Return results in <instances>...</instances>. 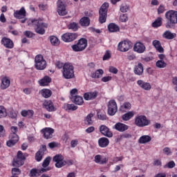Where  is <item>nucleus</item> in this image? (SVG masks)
Segmentation results:
<instances>
[{
    "label": "nucleus",
    "instance_id": "f257e3e1",
    "mask_svg": "<svg viewBox=\"0 0 177 177\" xmlns=\"http://www.w3.org/2000/svg\"><path fill=\"white\" fill-rule=\"evenodd\" d=\"M31 24L35 27V32L39 34L40 35H44V34H45V28L48 27V24L44 23L42 20L31 19L28 21V26H31Z\"/></svg>",
    "mask_w": 177,
    "mask_h": 177
},
{
    "label": "nucleus",
    "instance_id": "f03ea898",
    "mask_svg": "<svg viewBox=\"0 0 177 177\" xmlns=\"http://www.w3.org/2000/svg\"><path fill=\"white\" fill-rule=\"evenodd\" d=\"M165 18L167 23L166 24L167 28H171L177 24V11L169 10L165 13Z\"/></svg>",
    "mask_w": 177,
    "mask_h": 177
},
{
    "label": "nucleus",
    "instance_id": "7ed1b4c3",
    "mask_svg": "<svg viewBox=\"0 0 177 177\" xmlns=\"http://www.w3.org/2000/svg\"><path fill=\"white\" fill-rule=\"evenodd\" d=\"M62 77L65 80H71L74 78V66L71 63H65L62 70Z\"/></svg>",
    "mask_w": 177,
    "mask_h": 177
},
{
    "label": "nucleus",
    "instance_id": "20e7f679",
    "mask_svg": "<svg viewBox=\"0 0 177 177\" xmlns=\"http://www.w3.org/2000/svg\"><path fill=\"white\" fill-rule=\"evenodd\" d=\"M11 133L10 135V140L7 141L6 145L8 147H12L16 145L17 142H19V136H17V127H11Z\"/></svg>",
    "mask_w": 177,
    "mask_h": 177
},
{
    "label": "nucleus",
    "instance_id": "39448f33",
    "mask_svg": "<svg viewBox=\"0 0 177 177\" xmlns=\"http://www.w3.org/2000/svg\"><path fill=\"white\" fill-rule=\"evenodd\" d=\"M86 46H88V40L85 38H82L79 39L76 44L73 45L71 48L74 52H82V50L86 49Z\"/></svg>",
    "mask_w": 177,
    "mask_h": 177
},
{
    "label": "nucleus",
    "instance_id": "423d86ee",
    "mask_svg": "<svg viewBox=\"0 0 177 177\" xmlns=\"http://www.w3.org/2000/svg\"><path fill=\"white\" fill-rule=\"evenodd\" d=\"M35 67L36 70H45L46 68V61L42 55H37L35 57Z\"/></svg>",
    "mask_w": 177,
    "mask_h": 177
},
{
    "label": "nucleus",
    "instance_id": "0eeeda50",
    "mask_svg": "<svg viewBox=\"0 0 177 177\" xmlns=\"http://www.w3.org/2000/svg\"><path fill=\"white\" fill-rule=\"evenodd\" d=\"M109 9V3H104L99 10V21L102 24L103 23H106V20L107 19V10Z\"/></svg>",
    "mask_w": 177,
    "mask_h": 177
},
{
    "label": "nucleus",
    "instance_id": "6e6552de",
    "mask_svg": "<svg viewBox=\"0 0 177 177\" xmlns=\"http://www.w3.org/2000/svg\"><path fill=\"white\" fill-rule=\"evenodd\" d=\"M135 125L139 127L140 128H143V127H147L150 125V120L145 115H138L135 118Z\"/></svg>",
    "mask_w": 177,
    "mask_h": 177
},
{
    "label": "nucleus",
    "instance_id": "1a4fd4ad",
    "mask_svg": "<svg viewBox=\"0 0 177 177\" xmlns=\"http://www.w3.org/2000/svg\"><path fill=\"white\" fill-rule=\"evenodd\" d=\"M133 46L132 41L131 40H123L120 41L118 45V50L119 52H128Z\"/></svg>",
    "mask_w": 177,
    "mask_h": 177
},
{
    "label": "nucleus",
    "instance_id": "9d476101",
    "mask_svg": "<svg viewBox=\"0 0 177 177\" xmlns=\"http://www.w3.org/2000/svg\"><path fill=\"white\" fill-rule=\"evenodd\" d=\"M26 160V156L21 151H19L17 154V157L12 162L13 167H21L24 165V160Z\"/></svg>",
    "mask_w": 177,
    "mask_h": 177
},
{
    "label": "nucleus",
    "instance_id": "9b49d317",
    "mask_svg": "<svg viewBox=\"0 0 177 177\" xmlns=\"http://www.w3.org/2000/svg\"><path fill=\"white\" fill-rule=\"evenodd\" d=\"M57 12L59 16H66L68 11L66 8V1L64 0H58L57 2Z\"/></svg>",
    "mask_w": 177,
    "mask_h": 177
},
{
    "label": "nucleus",
    "instance_id": "f8f14e48",
    "mask_svg": "<svg viewBox=\"0 0 177 177\" xmlns=\"http://www.w3.org/2000/svg\"><path fill=\"white\" fill-rule=\"evenodd\" d=\"M117 110H118L117 102L114 100H111L108 103V114L109 115H115Z\"/></svg>",
    "mask_w": 177,
    "mask_h": 177
},
{
    "label": "nucleus",
    "instance_id": "ddd939ff",
    "mask_svg": "<svg viewBox=\"0 0 177 177\" xmlns=\"http://www.w3.org/2000/svg\"><path fill=\"white\" fill-rule=\"evenodd\" d=\"M78 35L76 33H65L62 35V39L64 42H73V41L77 39Z\"/></svg>",
    "mask_w": 177,
    "mask_h": 177
},
{
    "label": "nucleus",
    "instance_id": "4468645a",
    "mask_svg": "<svg viewBox=\"0 0 177 177\" xmlns=\"http://www.w3.org/2000/svg\"><path fill=\"white\" fill-rule=\"evenodd\" d=\"M53 161L55 163V167L57 168H62V167H64L66 162L63 160V156L62 155H56L53 158Z\"/></svg>",
    "mask_w": 177,
    "mask_h": 177
},
{
    "label": "nucleus",
    "instance_id": "2eb2a0df",
    "mask_svg": "<svg viewBox=\"0 0 177 177\" xmlns=\"http://www.w3.org/2000/svg\"><path fill=\"white\" fill-rule=\"evenodd\" d=\"M41 133H43L45 139H51L53 137V133L55 132V129L50 127H46L41 131Z\"/></svg>",
    "mask_w": 177,
    "mask_h": 177
},
{
    "label": "nucleus",
    "instance_id": "dca6fc26",
    "mask_svg": "<svg viewBox=\"0 0 177 177\" xmlns=\"http://www.w3.org/2000/svg\"><path fill=\"white\" fill-rule=\"evenodd\" d=\"M100 132L104 136H106V138H113V133L106 125H101L100 127Z\"/></svg>",
    "mask_w": 177,
    "mask_h": 177
},
{
    "label": "nucleus",
    "instance_id": "f3484780",
    "mask_svg": "<svg viewBox=\"0 0 177 177\" xmlns=\"http://www.w3.org/2000/svg\"><path fill=\"white\" fill-rule=\"evenodd\" d=\"M1 83L0 85L1 89L4 91L5 89H8L10 86V78L7 76H4L1 80Z\"/></svg>",
    "mask_w": 177,
    "mask_h": 177
},
{
    "label": "nucleus",
    "instance_id": "a211bd4d",
    "mask_svg": "<svg viewBox=\"0 0 177 177\" xmlns=\"http://www.w3.org/2000/svg\"><path fill=\"white\" fill-rule=\"evenodd\" d=\"M1 44L3 45V46H5V48H7V49H13V48L15 47L13 41L7 37L2 38Z\"/></svg>",
    "mask_w": 177,
    "mask_h": 177
},
{
    "label": "nucleus",
    "instance_id": "6ab92c4d",
    "mask_svg": "<svg viewBox=\"0 0 177 177\" xmlns=\"http://www.w3.org/2000/svg\"><path fill=\"white\" fill-rule=\"evenodd\" d=\"M47 171H49V169H45V168H41L39 169H32L30 170L29 176L30 177L39 176L41 174H44V172H46Z\"/></svg>",
    "mask_w": 177,
    "mask_h": 177
},
{
    "label": "nucleus",
    "instance_id": "aec40b11",
    "mask_svg": "<svg viewBox=\"0 0 177 177\" xmlns=\"http://www.w3.org/2000/svg\"><path fill=\"white\" fill-rule=\"evenodd\" d=\"M133 50L137 53H144L145 50H146V46L143 43L139 41L135 44Z\"/></svg>",
    "mask_w": 177,
    "mask_h": 177
},
{
    "label": "nucleus",
    "instance_id": "412c9836",
    "mask_svg": "<svg viewBox=\"0 0 177 177\" xmlns=\"http://www.w3.org/2000/svg\"><path fill=\"white\" fill-rule=\"evenodd\" d=\"M46 151V145H41V147L39 149V151L36 153L35 155V160L38 162L42 160V157H44V154H45V152Z\"/></svg>",
    "mask_w": 177,
    "mask_h": 177
},
{
    "label": "nucleus",
    "instance_id": "4be33fe9",
    "mask_svg": "<svg viewBox=\"0 0 177 177\" xmlns=\"http://www.w3.org/2000/svg\"><path fill=\"white\" fill-rule=\"evenodd\" d=\"M26 8L24 7H22L19 10H16L14 13V17H16V19H24L26 16Z\"/></svg>",
    "mask_w": 177,
    "mask_h": 177
},
{
    "label": "nucleus",
    "instance_id": "5701e85b",
    "mask_svg": "<svg viewBox=\"0 0 177 177\" xmlns=\"http://www.w3.org/2000/svg\"><path fill=\"white\" fill-rule=\"evenodd\" d=\"M137 84L141 89H144V91H150V89H151V84L149 82H145L142 80H138Z\"/></svg>",
    "mask_w": 177,
    "mask_h": 177
},
{
    "label": "nucleus",
    "instance_id": "b1692460",
    "mask_svg": "<svg viewBox=\"0 0 177 177\" xmlns=\"http://www.w3.org/2000/svg\"><path fill=\"white\" fill-rule=\"evenodd\" d=\"M114 128L116 131H118V132H125V131L129 129V126L124 123L118 122L115 124Z\"/></svg>",
    "mask_w": 177,
    "mask_h": 177
},
{
    "label": "nucleus",
    "instance_id": "393cba45",
    "mask_svg": "<svg viewBox=\"0 0 177 177\" xmlns=\"http://www.w3.org/2000/svg\"><path fill=\"white\" fill-rule=\"evenodd\" d=\"M152 45L159 53H164V48L161 46V41L158 40H153Z\"/></svg>",
    "mask_w": 177,
    "mask_h": 177
},
{
    "label": "nucleus",
    "instance_id": "a878e982",
    "mask_svg": "<svg viewBox=\"0 0 177 177\" xmlns=\"http://www.w3.org/2000/svg\"><path fill=\"white\" fill-rule=\"evenodd\" d=\"M97 97V91L85 93L84 95V98L85 100H93Z\"/></svg>",
    "mask_w": 177,
    "mask_h": 177
},
{
    "label": "nucleus",
    "instance_id": "bb28decb",
    "mask_svg": "<svg viewBox=\"0 0 177 177\" xmlns=\"http://www.w3.org/2000/svg\"><path fill=\"white\" fill-rule=\"evenodd\" d=\"M52 79L49 76H44V78L39 80L41 86H48L50 84Z\"/></svg>",
    "mask_w": 177,
    "mask_h": 177
},
{
    "label": "nucleus",
    "instance_id": "cd10ccee",
    "mask_svg": "<svg viewBox=\"0 0 177 177\" xmlns=\"http://www.w3.org/2000/svg\"><path fill=\"white\" fill-rule=\"evenodd\" d=\"M44 106L48 111H55L56 110L53 105V102L50 100H46L44 103Z\"/></svg>",
    "mask_w": 177,
    "mask_h": 177
},
{
    "label": "nucleus",
    "instance_id": "c85d7f7f",
    "mask_svg": "<svg viewBox=\"0 0 177 177\" xmlns=\"http://www.w3.org/2000/svg\"><path fill=\"white\" fill-rule=\"evenodd\" d=\"M110 143L109 138L106 137H102L98 140V145L100 147H107L108 145Z\"/></svg>",
    "mask_w": 177,
    "mask_h": 177
},
{
    "label": "nucleus",
    "instance_id": "c756f323",
    "mask_svg": "<svg viewBox=\"0 0 177 177\" xmlns=\"http://www.w3.org/2000/svg\"><path fill=\"white\" fill-rule=\"evenodd\" d=\"M94 161L96 162V164H106L107 162V158L105 157H102L100 155H97L94 158Z\"/></svg>",
    "mask_w": 177,
    "mask_h": 177
},
{
    "label": "nucleus",
    "instance_id": "7c9ffc66",
    "mask_svg": "<svg viewBox=\"0 0 177 177\" xmlns=\"http://www.w3.org/2000/svg\"><path fill=\"white\" fill-rule=\"evenodd\" d=\"M73 103L75 104H77L78 106H81L84 104V98L82 97L77 95L76 97H71Z\"/></svg>",
    "mask_w": 177,
    "mask_h": 177
},
{
    "label": "nucleus",
    "instance_id": "2f4dec72",
    "mask_svg": "<svg viewBox=\"0 0 177 177\" xmlns=\"http://www.w3.org/2000/svg\"><path fill=\"white\" fill-rule=\"evenodd\" d=\"M134 73L136 75H142L143 74V65L142 63H138L134 68Z\"/></svg>",
    "mask_w": 177,
    "mask_h": 177
},
{
    "label": "nucleus",
    "instance_id": "473e14b6",
    "mask_svg": "<svg viewBox=\"0 0 177 177\" xmlns=\"http://www.w3.org/2000/svg\"><path fill=\"white\" fill-rule=\"evenodd\" d=\"M64 109L66 111H75L78 109V106L74 104H64Z\"/></svg>",
    "mask_w": 177,
    "mask_h": 177
},
{
    "label": "nucleus",
    "instance_id": "72a5a7b5",
    "mask_svg": "<svg viewBox=\"0 0 177 177\" xmlns=\"http://www.w3.org/2000/svg\"><path fill=\"white\" fill-rule=\"evenodd\" d=\"M149 142H151V137L150 136H142L138 140V142L141 145L149 143Z\"/></svg>",
    "mask_w": 177,
    "mask_h": 177
},
{
    "label": "nucleus",
    "instance_id": "f704fd0d",
    "mask_svg": "<svg viewBox=\"0 0 177 177\" xmlns=\"http://www.w3.org/2000/svg\"><path fill=\"white\" fill-rule=\"evenodd\" d=\"M80 23L82 27H88L91 24V19L88 17H84L80 19Z\"/></svg>",
    "mask_w": 177,
    "mask_h": 177
},
{
    "label": "nucleus",
    "instance_id": "c9c22d12",
    "mask_svg": "<svg viewBox=\"0 0 177 177\" xmlns=\"http://www.w3.org/2000/svg\"><path fill=\"white\" fill-rule=\"evenodd\" d=\"M176 37V33H172L169 30H167L163 33V37L166 39H174Z\"/></svg>",
    "mask_w": 177,
    "mask_h": 177
},
{
    "label": "nucleus",
    "instance_id": "e433bc0d",
    "mask_svg": "<svg viewBox=\"0 0 177 177\" xmlns=\"http://www.w3.org/2000/svg\"><path fill=\"white\" fill-rule=\"evenodd\" d=\"M133 115H135V113H133V111H129L122 115V119L123 121H129Z\"/></svg>",
    "mask_w": 177,
    "mask_h": 177
},
{
    "label": "nucleus",
    "instance_id": "4c0bfd02",
    "mask_svg": "<svg viewBox=\"0 0 177 177\" xmlns=\"http://www.w3.org/2000/svg\"><path fill=\"white\" fill-rule=\"evenodd\" d=\"M50 42L53 46H58L60 45V40L56 36H50L49 37Z\"/></svg>",
    "mask_w": 177,
    "mask_h": 177
},
{
    "label": "nucleus",
    "instance_id": "58836bf2",
    "mask_svg": "<svg viewBox=\"0 0 177 177\" xmlns=\"http://www.w3.org/2000/svg\"><path fill=\"white\" fill-rule=\"evenodd\" d=\"M103 69H98L95 72L91 73V78H100L104 74Z\"/></svg>",
    "mask_w": 177,
    "mask_h": 177
},
{
    "label": "nucleus",
    "instance_id": "ea45409f",
    "mask_svg": "<svg viewBox=\"0 0 177 177\" xmlns=\"http://www.w3.org/2000/svg\"><path fill=\"white\" fill-rule=\"evenodd\" d=\"M22 117H28V118H31L32 115H34V111L32 110H23L21 112Z\"/></svg>",
    "mask_w": 177,
    "mask_h": 177
},
{
    "label": "nucleus",
    "instance_id": "a19ab883",
    "mask_svg": "<svg viewBox=\"0 0 177 177\" xmlns=\"http://www.w3.org/2000/svg\"><path fill=\"white\" fill-rule=\"evenodd\" d=\"M40 93L43 97L48 99V97H50L52 96V91L49 89H42L40 91Z\"/></svg>",
    "mask_w": 177,
    "mask_h": 177
},
{
    "label": "nucleus",
    "instance_id": "79ce46f5",
    "mask_svg": "<svg viewBox=\"0 0 177 177\" xmlns=\"http://www.w3.org/2000/svg\"><path fill=\"white\" fill-rule=\"evenodd\" d=\"M108 30L110 32H117V31H120V28L115 24H110L108 26Z\"/></svg>",
    "mask_w": 177,
    "mask_h": 177
},
{
    "label": "nucleus",
    "instance_id": "37998d69",
    "mask_svg": "<svg viewBox=\"0 0 177 177\" xmlns=\"http://www.w3.org/2000/svg\"><path fill=\"white\" fill-rule=\"evenodd\" d=\"M131 105L129 102H124L120 107V111L122 113H125L127 110H131Z\"/></svg>",
    "mask_w": 177,
    "mask_h": 177
},
{
    "label": "nucleus",
    "instance_id": "c03bdc74",
    "mask_svg": "<svg viewBox=\"0 0 177 177\" xmlns=\"http://www.w3.org/2000/svg\"><path fill=\"white\" fill-rule=\"evenodd\" d=\"M8 116V112L5 106L0 105V118H5Z\"/></svg>",
    "mask_w": 177,
    "mask_h": 177
},
{
    "label": "nucleus",
    "instance_id": "a18cd8bd",
    "mask_svg": "<svg viewBox=\"0 0 177 177\" xmlns=\"http://www.w3.org/2000/svg\"><path fill=\"white\" fill-rule=\"evenodd\" d=\"M162 24V18L158 17L157 19L155 20L153 23H152V26L155 28H157V27H161V25Z\"/></svg>",
    "mask_w": 177,
    "mask_h": 177
},
{
    "label": "nucleus",
    "instance_id": "49530a36",
    "mask_svg": "<svg viewBox=\"0 0 177 177\" xmlns=\"http://www.w3.org/2000/svg\"><path fill=\"white\" fill-rule=\"evenodd\" d=\"M93 117V113H89L88 115H87L85 119V124L86 125H92V124H93V121L92 120Z\"/></svg>",
    "mask_w": 177,
    "mask_h": 177
},
{
    "label": "nucleus",
    "instance_id": "de8ad7c7",
    "mask_svg": "<svg viewBox=\"0 0 177 177\" xmlns=\"http://www.w3.org/2000/svg\"><path fill=\"white\" fill-rule=\"evenodd\" d=\"M50 157H47L43 162L42 163V167L43 168H44V169H50L49 167H48V166L49 165V164H50Z\"/></svg>",
    "mask_w": 177,
    "mask_h": 177
},
{
    "label": "nucleus",
    "instance_id": "09e8293b",
    "mask_svg": "<svg viewBox=\"0 0 177 177\" xmlns=\"http://www.w3.org/2000/svg\"><path fill=\"white\" fill-rule=\"evenodd\" d=\"M156 66L158 68H165L167 64L162 60H158L156 63Z\"/></svg>",
    "mask_w": 177,
    "mask_h": 177
},
{
    "label": "nucleus",
    "instance_id": "8fccbe9b",
    "mask_svg": "<svg viewBox=\"0 0 177 177\" xmlns=\"http://www.w3.org/2000/svg\"><path fill=\"white\" fill-rule=\"evenodd\" d=\"M69 30H73V31H77L78 30V24L75 22L71 23L68 25Z\"/></svg>",
    "mask_w": 177,
    "mask_h": 177
},
{
    "label": "nucleus",
    "instance_id": "3c124183",
    "mask_svg": "<svg viewBox=\"0 0 177 177\" xmlns=\"http://www.w3.org/2000/svg\"><path fill=\"white\" fill-rule=\"evenodd\" d=\"M120 10L122 13H127V12H128V10H129V6H128V5H127V4H122L120 6Z\"/></svg>",
    "mask_w": 177,
    "mask_h": 177
},
{
    "label": "nucleus",
    "instance_id": "603ef678",
    "mask_svg": "<svg viewBox=\"0 0 177 177\" xmlns=\"http://www.w3.org/2000/svg\"><path fill=\"white\" fill-rule=\"evenodd\" d=\"M97 117L99 120H102V121L107 119V116L104 112H97Z\"/></svg>",
    "mask_w": 177,
    "mask_h": 177
},
{
    "label": "nucleus",
    "instance_id": "864d4df0",
    "mask_svg": "<svg viewBox=\"0 0 177 177\" xmlns=\"http://www.w3.org/2000/svg\"><path fill=\"white\" fill-rule=\"evenodd\" d=\"M164 154L166 156H171L172 151H171V149L169 147H165L162 150Z\"/></svg>",
    "mask_w": 177,
    "mask_h": 177
},
{
    "label": "nucleus",
    "instance_id": "5fc2aeb1",
    "mask_svg": "<svg viewBox=\"0 0 177 177\" xmlns=\"http://www.w3.org/2000/svg\"><path fill=\"white\" fill-rule=\"evenodd\" d=\"M120 21H122V23H125L128 21V16L127 15V14H123L120 15Z\"/></svg>",
    "mask_w": 177,
    "mask_h": 177
},
{
    "label": "nucleus",
    "instance_id": "6e6d98bb",
    "mask_svg": "<svg viewBox=\"0 0 177 177\" xmlns=\"http://www.w3.org/2000/svg\"><path fill=\"white\" fill-rule=\"evenodd\" d=\"M24 35L27 37V38H32V37H34V33L30 30H26L24 32Z\"/></svg>",
    "mask_w": 177,
    "mask_h": 177
},
{
    "label": "nucleus",
    "instance_id": "4d7b16f0",
    "mask_svg": "<svg viewBox=\"0 0 177 177\" xmlns=\"http://www.w3.org/2000/svg\"><path fill=\"white\" fill-rule=\"evenodd\" d=\"M12 175L18 176V175H20V174H21V171H20V169H19V168H13L12 169Z\"/></svg>",
    "mask_w": 177,
    "mask_h": 177
},
{
    "label": "nucleus",
    "instance_id": "13d9d810",
    "mask_svg": "<svg viewBox=\"0 0 177 177\" xmlns=\"http://www.w3.org/2000/svg\"><path fill=\"white\" fill-rule=\"evenodd\" d=\"M95 65L93 62H90L87 65V68L89 70V71H93V70H95Z\"/></svg>",
    "mask_w": 177,
    "mask_h": 177
},
{
    "label": "nucleus",
    "instance_id": "bf43d9fd",
    "mask_svg": "<svg viewBox=\"0 0 177 177\" xmlns=\"http://www.w3.org/2000/svg\"><path fill=\"white\" fill-rule=\"evenodd\" d=\"M39 8L40 9V10H46V9H48V4L41 3L40 4H39Z\"/></svg>",
    "mask_w": 177,
    "mask_h": 177
},
{
    "label": "nucleus",
    "instance_id": "052dcab7",
    "mask_svg": "<svg viewBox=\"0 0 177 177\" xmlns=\"http://www.w3.org/2000/svg\"><path fill=\"white\" fill-rule=\"evenodd\" d=\"M55 66L59 68V70L64 68V64L63 62H61L60 61H57L55 63Z\"/></svg>",
    "mask_w": 177,
    "mask_h": 177
},
{
    "label": "nucleus",
    "instance_id": "680f3d73",
    "mask_svg": "<svg viewBox=\"0 0 177 177\" xmlns=\"http://www.w3.org/2000/svg\"><path fill=\"white\" fill-rule=\"evenodd\" d=\"M78 94V90L77 88H73L71 91V97H75L77 96V95Z\"/></svg>",
    "mask_w": 177,
    "mask_h": 177
},
{
    "label": "nucleus",
    "instance_id": "e2e57ef3",
    "mask_svg": "<svg viewBox=\"0 0 177 177\" xmlns=\"http://www.w3.org/2000/svg\"><path fill=\"white\" fill-rule=\"evenodd\" d=\"M165 12V7L162 5H160L158 8V15H161V13H164Z\"/></svg>",
    "mask_w": 177,
    "mask_h": 177
},
{
    "label": "nucleus",
    "instance_id": "0e129e2a",
    "mask_svg": "<svg viewBox=\"0 0 177 177\" xmlns=\"http://www.w3.org/2000/svg\"><path fill=\"white\" fill-rule=\"evenodd\" d=\"M112 77L111 76H105L103 77L101 80L102 82H109V81H111L112 80Z\"/></svg>",
    "mask_w": 177,
    "mask_h": 177
},
{
    "label": "nucleus",
    "instance_id": "69168bd1",
    "mask_svg": "<svg viewBox=\"0 0 177 177\" xmlns=\"http://www.w3.org/2000/svg\"><path fill=\"white\" fill-rule=\"evenodd\" d=\"M109 73H112L113 74H117L118 73V69L114 66L109 67Z\"/></svg>",
    "mask_w": 177,
    "mask_h": 177
},
{
    "label": "nucleus",
    "instance_id": "338daca9",
    "mask_svg": "<svg viewBox=\"0 0 177 177\" xmlns=\"http://www.w3.org/2000/svg\"><path fill=\"white\" fill-rule=\"evenodd\" d=\"M77 145H78V140H72L71 141V147H77Z\"/></svg>",
    "mask_w": 177,
    "mask_h": 177
},
{
    "label": "nucleus",
    "instance_id": "774afa93",
    "mask_svg": "<svg viewBox=\"0 0 177 177\" xmlns=\"http://www.w3.org/2000/svg\"><path fill=\"white\" fill-rule=\"evenodd\" d=\"M9 117H10V118H16V117H17V113L15 111H11L10 112V115Z\"/></svg>",
    "mask_w": 177,
    "mask_h": 177
}]
</instances>
